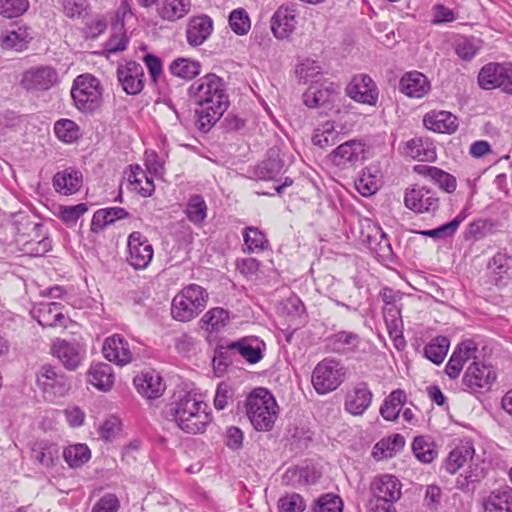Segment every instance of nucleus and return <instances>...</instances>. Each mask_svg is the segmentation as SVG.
I'll return each mask as SVG.
<instances>
[{
  "mask_svg": "<svg viewBox=\"0 0 512 512\" xmlns=\"http://www.w3.org/2000/svg\"><path fill=\"white\" fill-rule=\"evenodd\" d=\"M88 210V207L84 203H80L73 206H60L58 217L68 226L76 224L78 219L84 215Z\"/></svg>",
  "mask_w": 512,
  "mask_h": 512,
  "instance_id": "0e129e2a",
  "label": "nucleus"
},
{
  "mask_svg": "<svg viewBox=\"0 0 512 512\" xmlns=\"http://www.w3.org/2000/svg\"><path fill=\"white\" fill-rule=\"evenodd\" d=\"M188 95L197 106V123L203 131L209 130L229 106L224 83L215 74H207L194 81L188 88Z\"/></svg>",
  "mask_w": 512,
  "mask_h": 512,
  "instance_id": "f257e3e1",
  "label": "nucleus"
},
{
  "mask_svg": "<svg viewBox=\"0 0 512 512\" xmlns=\"http://www.w3.org/2000/svg\"><path fill=\"white\" fill-rule=\"evenodd\" d=\"M333 349L342 354L354 352L359 349L362 344L358 335L352 332L341 331L335 334L332 338Z\"/></svg>",
  "mask_w": 512,
  "mask_h": 512,
  "instance_id": "864d4df0",
  "label": "nucleus"
},
{
  "mask_svg": "<svg viewBox=\"0 0 512 512\" xmlns=\"http://www.w3.org/2000/svg\"><path fill=\"white\" fill-rule=\"evenodd\" d=\"M450 341L445 336H438L425 347V356L435 364L443 362L447 355Z\"/></svg>",
  "mask_w": 512,
  "mask_h": 512,
  "instance_id": "4d7b16f0",
  "label": "nucleus"
},
{
  "mask_svg": "<svg viewBox=\"0 0 512 512\" xmlns=\"http://www.w3.org/2000/svg\"><path fill=\"white\" fill-rule=\"evenodd\" d=\"M58 81L57 71L48 65H39L27 69L21 79V85L27 91H46Z\"/></svg>",
  "mask_w": 512,
  "mask_h": 512,
  "instance_id": "ddd939ff",
  "label": "nucleus"
},
{
  "mask_svg": "<svg viewBox=\"0 0 512 512\" xmlns=\"http://www.w3.org/2000/svg\"><path fill=\"white\" fill-rule=\"evenodd\" d=\"M477 81L484 90L501 89L512 95V64L488 63L480 69Z\"/></svg>",
  "mask_w": 512,
  "mask_h": 512,
  "instance_id": "1a4fd4ad",
  "label": "nucleus"
},
{
  "mask_svg": "<svg viewBox=\"0 0 512 512\" xmlns=\"http://www.w3.org/2000/svg\"><path fill=\"white\" fill-rule=\"evenodd\" d=\"M33 39L31 29L25 25L13 24L0 33V47L3 51L23 52Z\"/></svg>",
  "mask_w": 512,
  "mask_h": 512,
  "instance_id": "a211bd4d",
  "label": "nucleus"
},
{
  "mask_svg": "<svg viewBox=\"0 0 512 512\" xmlns=\"http://www.w3.org/2000/svg\"><path fill=\"white\" fill-rule=\"evenodd\" d=\"M243 238L247 250L251 253L262 251L268 246L266 236L256 227L245 228Z\"/></svg>",
  "mask_w": 512,
  "mask_h": 512,
  "instance_id": "bf43d9fd",
  "label": "nucleus"
},
{
  "mask_svg": "<svg viewBox=\"0 0 512 512\" xmlns=\"http://www.w3.org/2000/svg\"><path fill=\"white\" fill-rule=\"evenodd\" d=\"M52 353L68 370L77 369L85 357V350L78 343L61 339L53 343Z\"/></svg>",
  "mask_w": 512,
  "mask_h": 512,
  "instance_id": "412c9836",
  "label": "nucleus"
},
{
  "mask_svg": "<svg viewBox=\"0 0 512 512\" xmlns=\"http://www.w3.org/2000/svg\"><path fill=\"white\" fill-rule=\"evenodd\" d=\"M228 348L237 351L248 363L255 364L263 358L265 343L257 337H245L230 343Z\"/></svg>",
  "mask_w": 512,
  "mask_h": 512,
  "instance_id": "473e14b6",
  "label": "nucleus"
},
{
  "mask_svg": "<svg viewBox=\"0 0 512 512\" xmlns=\"http://www.w3.org/2000/svg\"><path fill=\"white\" fill-rule=\"evenodd\" d=\"M118 80L127 94L135 95L143 89L144 72L140 64L126 61L117 69Z\"/></svg>",
  "mask_w": 512,
  "mask_h": 512,
  "instance_id": "aec40b11",
  "label": "nucleus"
},
{
  "mask_svg": "<svg viewBox=\"0 0 512 512\" xmlns=\"http://www.w3.org/2000/svg\"><path fill=\"white\" fill-rule=\"evenodd\" d=\"M477 345L472 340L462 341L454 349L448 360L445 371L451 379H456L467 361L476 358Z\"/></svg>",
  "mask_w": 512,
  "mask_h": 512,
  "instance_id": "4be33fe9",
  "label": "nucleus"
},
{
  "mask_svg": "<svg viewBox=\"0 0 512 512\" xmlns=\"http://www.w3.org/2000/svg\"><path fill=\"white\" fill-rule=\"evenodd\" d=\"M399 90L409 98L420 99L429 94L431 83L423 73L411 71L401 77Z\"/></svg>",
  "mask_w": 512,
  "mask_h": 512,
  "instance_id": "b1692460",
  "label": "nucleus"
},
{
  "mask_svg": "<svg viewBox=\"0 0 512 512\" xmlns=\"http://www.w3.org/2000/svg\"><path fill=\"white\" fill-rule=\"evenodd\" d=\"M495 379L496 374L491 366L474 361L467 367L462 381L470 392H477L489 389Z\"/></svg>",
  "mask_w": 512,
  "mask_h": 512,
  "instance_id": "2eb2a0df",
  "label": "nucleus"
},
{
  "mask_svg": "<svg viewBox=\"0 0 512 512\" xmlns=\"http://www.w3.org/2000/svg\"><path fill=\"white\" fill-rule=\"evenodd\" d=\"M423 125L433 132L452 134L458 128V119L449 111L432 110L423 117Z\"/></svg>",
  "mask_w": 512,
  "mask_h": 512,
  "instance_id": "c85d7f7f",
  "label": "nucleus"
},
{
  "mask_svg": "<svg viewBox=\"0 0 512 512\" xmlns=\"http://www.w3.org/2000/svg\"><path fill=\"white\" fill-rule=\"evenodd\" d=\"M346 377V368L341 361L325 358L312 372L311 382L318 394L324 395L336 390Z\"/></svg>",
  "mask_w": 512,
  "mask_h": 512,
  "instance_id": "423d86ee",
  "label": "nucleus"
},
{
  "mask_svg": "<svg viewBox=\"0 0 512 512\" xmlns=\"http://www.w3.org/2000/svg\"><path fill=\"white\" fill-rule=\"evenodd\" d=\"M167 413L188 434H202L212 422L208 404L201 394L195 392H187L177 397L169 405Z\"/></svg>",
  "mask_w": 512,
  "mask_h": 512,
  "instance_id": "f03ea898",
  "label": "nucleus"
},
{
  "mask_svg": "<svg viewBox=\"0 0 512 512\" xmlns=\"http://www.w3.org/2000/svg\"><path fill=\"white\" fill-rule=\"evenodd\" d=\"M482 42L476 38H462L456 44V53L463 60H471L480 51Z\"/></svg>",
  "mask_w": 512,
  "mask_h": 512,
  "instance_id": "e2e57ef3",
  "label": "nucleus"
},
{
  "mask_svg": "<svg viewBox=\"0 0 512 512\" xmlns=\"http://www.w3.org/2000/svg\"><path fill=\"white\" fill-rule=\"evenodd\" d=\"M102 353L106 360L118 366H125L133 360L130 343L120 334H113L104 340Z\"/></svg>",
  "mask_w": 512,
  "mask_h": 512,
  "instance_id": "4468645a",
  "label": "nucleus"
},
{
  "mask_svg": "<svg viewBox=\"0 0 512 512\" xmlns=\"http://www.w3.org/2000/svg\"><path fill=\"white\" fill-rule=\"evenodd\" d=\"M208 299V293L202 286L189 284L174 296L171 304L172 317L180 322L191 321L205 309Z\"/></svg>",
  "mask_w": 512,
  "mask_h": 512,
  "instance_id": "39448f33",
  "label": "nucleus"
},
{
  "mask_svg": "<svg viewBox=\"0 0 512 512\" xmlns=\"http://www.w3.org/2000/svg\"><path fill=\"white\" fill-rule=\"evenodd\" d=\"M402 484L397 477L383 474L375 477L371 483V501L394 504L401 497Z\"/></svg>",
  "mask_w": 512,
  "mask_h": 512,
  "instance_id": "dca6fc26",
  "label": "nucleus"
},
{
  "mask_svg": "<svg viewBox=\"0 0 512 512\" xmlns=\"http://www.w3.org/2000/svg\"><path fill=\"white\" fill-rule=\"evenodd\" d=\"M32 458L45 468H52L59 459V447L49 440L36 442L32 447Z\"/></svg>",
  "mask_w": 512,
  "mask_h": 512,
  "instance_id": "4c0bfd02",
  "label": "nucleus"
},
{
  "mask_svg": "<svg viewBox=\"0 0 512 512\" xmlns=\"http://www.w3.org/2000/svg\"><path fill=\"white\" fill-rule=\"evenodd\" d=\"M125 180L131 192L143 197L151 196L155 190L153 179L139 165L129 166L125 171Z\"/></svg>",
  "mask_w": 512,
  "mask_h": 512,
  "instance_id": "c756f323",
  "label": "nucleus"
},
{
  "mask_svg": "<svg viewBox=\"0 0 512 512\" xmlns=\"http://www.w3.org/2000/svg\"><path fill=\"white\" fill-rule=\"evenodd\" d=\"M17 242L22 246L21 249L24 253L34 257L44 256L52 249V240L45 236L38 240H25L23 236H19Z\"/></svg>",
  "mask_w": 512,
  "mask_h": 512,
  "instance_id": "5fc2aeb1",
  "label": "nucleus"
},
{
  "mask_svg": "<svg viewBox=\"0 0 512 512\" xmlns=\"http://www.w3.org/2000/svg\"><path fill=\"white\" fill-rule=\"evenodd\" d=\"M128 216L125 209L120 207H111L97 210L91 220V231L100 233L104 228L113 224L116 220L124 219Z\"/></svg>",
  "mask_w": 512,
  "mask_h": 512,
  "instance_id": "ea45409f",
  "label": "nucleus"
},
{
  "mask_svg": "<svg viewBox=\"0 0 512 512\" xmlns=\"http://www.w3.org/2000/svg\"><path fill=\"white\" fill-rule=\"evenodd\" d=\"M413 169L415 173L429 179L446 193L451 194L457 188L456 177L438 167L419 164L415 165Z\"/></svg>",
  "mask_w": 512,
  "mask_h": 512,
  "instance_id": "bb28decb",
  "label": "nucleus"
},
{
  "mask_svg": "<svg viewBox=\"0 0 512 512\" xmlns=\"http://www.w3.org/2000/svg\"><path fill=\"white\" fill-rule=\"evenodd\" d=\"M298 12L293 6L282 5L272 15L270 29L278 40L289 38L296 29Z\"/></svg>",
  "mask_w": 512,
  "mask_h": 512,
  "instance_id": "f3484780",
  "label": "nucleus"
},
{
  "mask_svg": "<svg viewBox=\"0 0 512 512\" xmlns=\"http://www.w3.org/2000/svg\"><path fill=\"white\" fill-rule=\"evenodd\" d=\"M54 133L63 143L71 144L81 137L79 125L70 119H60L54 124Z\"/></svg>",
  "mask_w": 512,
  "mask_h": 512,
  "instance_id": "de8ad7c7",
  "label": "nucleus"
},
{
  "mask_svg": "<svg viewBox=\"0 0 512 512\" xmlns=\"http://www.w3.org/2000/svg\"><path fill=\"white\" fill-rule=\"evenodd\" d=\"M484 512H512V489L504 487L492 491L483 500Z\"/></svg>",
  "mask_w": 512,
  "mask_h": 512,
  "instance_id": "c9c22d12",
  "label": "nucleus"
},
{
  "mask_svg": "<svg viewBox=\"0 0 512 512\" xmlns=\"http://www.w3.org/2000/svg\"><path fill=\"white\" fill-rule=\"evenodd\" d=\"M121 432V421L115 416L105 419L98 428L100 438L106 442L113 441Z\"/></svg>",
  "mask_w": 512,
  "mask_h": 512,
  "instance_id": "338daca9",
  "label": "nucleus"
},
{
  "mask_svg": "<svg viewBox=\"0 0 512 512\" xmlns=\"http://www.w3.org/2000/svg\"><path fill=\"white\" fill-rule=\"evenodd\" d=\"M87 383L101 392H109L115 383V373L111 365L97 362L90 365L86 373Z\"/></svg>",
  "mask_w": 512,
  "mask_h": 512,
  "instance_id": "a878e982",
  "label": "nucleus"
},
{
  "mask_svg": "<svg viewBox=\"0 0 512 512\" xmlns=\"http://www.w3.org/2000/svg\"><path fill=\"white\" fill-rule=\"evenodd\" d=\"M229 322V313L221 307L208 310L200 319V326L207 332H218Z\"/></svg>",
  "mask_w": 512,
  "mask_h": 512,
  "instance_id": "a18cd8bd",
  "label": "nucleus"
},
{
  "mask_svg": "<svg viewBox=\"0 0 512 512\" xmlns=\"http://www.w3.org/2000/svg\"><path fill=\"white\" fill-rule=\"evenodd\" d=\"M213 31V21L207 15L194 16L189 19L186 38L191 46H200L211 35Z\"/></svg>",
  "mask_w": 512,
  "mask_h": 512,
  "instance_id": "2f4dec72",
  "label": "nucleus"
},
{
  "mask_svg": "<svg viewBox=\"0 0 512 512\" xmlns=\"http://www.w3.org/2000/svg\"><path fill=\"white\" fill-rule=\"evenodd\" d=\"M29 8L28 0H0V15L15 18L24 14Z\"/></svg>",
  "mask_w": 512,
  "mask_h": 512,
  "instance_id": "680f3d73",
  "label": "nucleus"
},
{
  "mask_svg": "<svg viewBox=\"0 0 512 512\" xmlns=\"http://www.w3.org/2000/svg\"><path fill=\"white\" fill-rule=\"evenodd\" d=\"M170 72L182 79H192L200 74L201 65L195 60L177 58L171 63Z\"/></svg>",
  "mask_w": 512,
  "mask_h": 512,
  "instance_id": "603ef678",
  "label": "nucleus"
},
{
  "mask_svg": "<svg viewBox=\"0 0 512 512\" xmlns=\"http://www.w3.org/2000/svg\"><path fill=\"white\" fill-rule=\"evenodd\" d=\"M382 174L378 166L366 167L355 181V188L363 196H370L378 191L381 186Z\"/></svg>",
  "mask_w": 512,
  "mask_h": 512,
  "instance_id": "e433bc0d",
  "label": "nucleus"
},
{
  "mask_svg": "<svg viewBox=\"0 0 512 512\" xmlns=\"http://www.w3.org/2000/svg\"><path fill=\"white\" fill-rule=\"evenodd\" d=\"M63 459L72 469H77L86 464L91 458V450L84 443H75L66 446L62 452Z\"/></svg>",
  "mask_w": 512,
  "mask_h": 512,
  "instance_id": "a19ab883",
  "label": "nucleus"
},
{
  "mask_svg": "<svg viewBox=\"0 0 512 512\" xmlns=\"http://www.w3.org/2000/svg\"><path fill=\"white\" fill-rule=\"evenodd\" d=\"M321 73L322 66L317 60L309 57L298 59L295 67V75L300 82L307 83L319 76Z\"/></svg>",
  "mask_w": 512,
  "mask_h": 512,
  "instance_id": "3c124183",
  "label": "nucleus"
},
{
  "mask_svg": "<svg viewBox=\"0 0 512 512\" xmlns=\"http://www.w3.org/2000/svg\"><path fill=\"white\" fill-rule=\"evenodd\" d=\"M405 446V438L398 433L391 434L379 440L372 449V457L381 461L394 457Z\"/></svg>",
  "mask_w": 512,
  "mask_h": 512,
  "instance_id": "f704fd0d",
  "label": "nucleus"
},
{
  "mask_svg": "<svg viewBox=\"0 0 512 512\" xmlns=\"http://www.w3.org/2000/svg\"><path fill=\"white\" fill-rule=\"evenodd\" d=\"M305 508L306 503L304 499L296 493L285 495L279 500L281 512H303Z\"/></svg>",
  "mask_w": 512,
  "mask_h": 512,
  "instance_id": "774afa93",
  "label": "nucleus"
},
{
  "mask_svg": "<svg viewBox=\"0 0 512 512\" xmlns=\"http://www.w3.org/2000/svg\"><path fill=\"white\" fill-rule=\"evenodd\" d=\"M342 499L334 494L322 495L316 502L312 512H342Z\"/></svg>",
  "mask_w": 512,
  "mask_h": 512,
  "instance_id": "69168bd1",
  "label": "nucleus"
},
{
  "mask_svg": "<svg viewBox=\"0 0 512 512\" xmlns=\"http://www.w3.org/2000/svg\"><path fill=\"white\" fill-rule=\"evenodd\" d=\"M57 302H41L33 306L31 315L43 327L64 326L66 317Z\"/></svg>",
  "mask_w": 512,
  "mask_h": 512,
  "instance_id": "5701e85b",
  "label": "nucleus"
},
{
  "mask_svg": "<svg viewBox=\"0 0 512 512\" xmlns=\"http://www.w3.org/2000/svg\"><path fill=\"white\" fill-rule=\"evenodd\" d=\"M415 457L422 463H431L437 457V450L433 441L426 436H417L412 443Z\"/></svg>",
  "mask_w": 512,
  "mask_h": 512,
  "instance_id": "09e8293b",
  "label": "nucleus"
},
{
  "mask_svg": "<svg viewBox=\"0 0 512 512\" xmlns=\"http://www.w3.org/2000/svg\"><path fill=\"white\" fill-rule=\"evenodd\" d=\"M339 133L332 121H325L319 124L313 132L312 142L320 148H326L338 141Z\"/></svg>",
  "mask_w": 512,
  "mask_h": 512,
  "instance_id": "49530a36",
  "label": "nucleus"
},
{
  "mask_svg": "<svg viewBox=\"0 0 512 512\" xmlns=\"http://www.w3.org/2000/svg\"><path fill=\"white\" fill-rule=\"evenodd\" d=\"M365 144L359 140H348L327 156V161L339 171L355 169L365 159Z\"/></svg>",
  "mask_w": 512,
  "mask_h": 512,
  "instance_id": "9d476101",
  "label": "nucleus"
},
{
  "mask_svg": "<svg viewBox=\"0 0 512 512\" xmlns=\"http://www.w3.org/2000/svg\"><path fill=\"white\" fill-rule=\"evenodd\" d=\"M36 387L46 401L54 402L68 394L71 384L62 371L46 364L36 372Z\"/></svg>",
  "mask_w": 512,
  "mask_h": 512,
  "instance_id": "0eeeda50",
  "label": "nucleus"
},
{
  "mask_svg": "<svg viewBox=\"0 0 512 512\" xmlns=\"http://www.w3.org/2000/svg\"><path fill=\"white\" fill-rule=\"evenodd\" d=\"M468 464L464 473H461L456 481L457 487L466 490L469 485L480 481L485 475L483 461L475 455V449L470 442L456 446L447 456L444 467L450 474H455L459 469Z\"/></svg>",
  "mask_w": 512,
  "mask_h": 512,
  "instance_id": "7ed1b4c3",
  "label": "nucleus"
},
{
  "mask_svg": "<svg viewBox=\"0 0 512 512\" xmlns=\"http://www.w3.org/2000/svg\"><path fill=\"white\" fill-rule=\"evenodd\" d=\"M53 187L59 194L69 196L77 193L83 184L82 173L74 168L57 172L53 177Z\"/></svg>",
  "mask_w": 512,
  "mask_h": 512,
  "instance_id": "7c9ffc66",
  "label": "nucleus"
},
{
  "mask_svg": "<svg viewBox=\"0 0 512 512\" xmlns=\"http://www.w3.org/2000/svg\"><path fill=\"white\" fill-rule=\"evenodd\" d=\"M347 94L353 100L368 105H375L378 99V90L374 81L364 74L353 77L347 86Z\"/></svg>",
  "mask_w": 512,
  "mask_h": 512,
  "instance_id": "6ab92c4d",
  "label": "nucleus"
},
{
  "mask_svg": "<svg viewBox=\"0 0 512 512\" xmlns=\"http://www.w3.org/2000/svg\"><path fill=\"white\" fill-rule=\"evenodd\" d=\"M127 261L135 269H145L153 259L154 250L140 232H132L127 240Z\"/></svg>",
  "mask_w": 512,
  "mask_h": 512,
  "instance_id": "f8f14e48",
  "label": "nucleus"
},
{
  "mask_svg": "<svg viewBox=\"0 0 512 512\" xmlns=\"http://www.w3.org/2000/svg\"><path fill=\"white\" fill-rule=\"evenodd\" d=\"M128 42L129 39L126 35L123 23L114 22L111 29V35L104 44L103 54L106 57H109L112 54L122 52L127 48Z\"/></svg>",
  "mask_w": 512,
  "mask_h": 512,
  "instance_id": "79ce46f5",
  "label": "nucleus"
},
{
  "mask_svg": "<svg viewBox=\"0 0 512 512\" xmlns=\"http://www.w3.org/2000/svg\"><path fill=\"white\" fill-rule=\"evenodd\" d=\"M246 415L256 431H271L280 408L274 395L266 388H255L245 400Z\"/></svg>",
  "mask_w": 512,
  "mask_h": 512,
  "instance_id": "20e7f679",
  "label": "nucleus"
},
{
  "mask_svg": "<svg viewBox=\"0 0 512 512\" xmlns=\"http://www.w3.org/2000/svg\"><path fill=\"white\" fill-rule=\"evenodd\" d=\"M336 91L332 84H313L303 94V102L309 108H317L333 101Z\"/></svg>",
  "mask_w": 512,
  "mask_h": 512,
  "instance_id": "58836bf2",
  "label": "nucleus"
},
{
  "mask_svg": "<svg viewBox=\"0 0 512 512\" xmlns=\"http://www.w3.org/2000/svg\"><path fill=\"white\" fill-rule=\"evenodd\" d=\"M185 214L195 225H201L207 217V205L199 195L191 196L188 200Z\"/></svg>",
  "mask_w": 512,
  "mask_h": 512,
  "instance_id": "6e6d98bb",
  "label": "nucleus"
},
{
  "mask_svg": "<svg viewBox=\"0 0 512 512\" xmlns=\"http://www.w3.org/2000/svg\"><path fill=\"white\" fill-rule=\"evenodd\" d=\"M399 312L397 310H389V313L385 315V322L390 336L395 341V346L400 349L404 347L405 340L402 335V321L397 317Z\"/></svg>",
  "mask_w": 512,
  "mask_h": 512,
  "instance_id": "052dcab7",
  "label": "nucleus"
},
{
  "mask_svg": "<svg viewBox=\"0 0 512 512\" xmlns=\"http://www.w3.org/2000/svg\"><path fill=\"white\" fill-rule=\"evenodd\" d=\"M404 205L418 214L433 213L439 207V198L429 187L412 185L405 190Z\"/></svg>",
  "mask_w": 512,
  "mask_h": 512,
  "instance_id": "9b49d317",
  "label": "nucleus"
},
{
  "mask_svg": "<svg viewBox=\"0 0 512 512\" xmlns=\"http://www.w3.org/2000/svg\"><path fill=\"white\" fill-rule=\"evenodd\" d=\"M228 22L231 30L239 36L248 34L251 29V20L244 8L232 10Z\"/></svg>",
  "mask_w": 512,
  "mask_h": 512,
  "instance_id": "13d9d810",
  "label": "nucleus"
},
{
  "mask_svg": "<svg viewBox=\"0 0 512 512\" xmlns=\"http://www.w3.org/2000/svg\"><path fill=\"white\" fill-rule=\"evenodd\" d=\"M469 215V208L465 207L453 220L432 230L422 231L421 234L435 239H444L454 235L460 224Z\"/></svg>",
  "mask_w": 512,
  "mask_h": 512,
  "instance_id": "8fccbe9b",
  "label": "nucleus"
},
{
  "mask_svg": "<svg viewBox=\"0 0 512 512\" xmlns=\"http://www.w3.org/2000/svg\"><path fill=\"white\" fill-rule=\"evenodd\" d=\"M405 155L419 161H434L436 153L432 145L422 138H413L405 144Z\"/></svg>",
  "mask_w": 512,
  "mask_h": 512,
  "instance_id": "c03bdc74",
  "label": "nucleus"
},
{
  "mask_svg": "<svg viewBox=\"0 0 512 512\" xmlns=\"http://www.w3.org/2000/svg\"><path fill=\"white\" fill-rule=\"evenodd\" d=\"M191 0H162L157 6L158 16L168 22H176L191 11Z\"/></svg>",
  "mask_w": 512,
  "mask_h": 512,
  "instance_id": "72a5a7b5",
  "label": "nucleus"
},
{
  "mask_svg": "<svg viewBox=\"0 0 512 512\" xmlns=\"http://www.w3.org/2000/svg\"><path fill=\"white\" fill-rule=\"evenodd\" d=\"M134 385L138 393L148 399L160 397L165 391L161 375L154 371H144L134 378Z\"/></svg>",
  "mask_w": 512,
  "mask_h": 512,
  "instance_id": "cd10ccee",
  "label": "nucleus"
},
{
  "mask_svg": "<svg viewBox=\"0 0 512 512\" xmlns=\"http://www.w3.org/2000/svg\"><path fill=\"white\" fill-rule=\"evenodd\" d=\"M406 402V393L397 389L392 391L380 407L381 416L387 421H395L400 414L402 406Z\"/></svg>",
  "mask_w": 512,
  "mask_h": 512,
  "instance_id": "37998d69",
  "label": "nucleus"
},
{
  "mask_svg": "<svg viewBox=\"0 0 512 512\" xmlns=\"http://www.w3.org/2000/svg\"><path fill=\"white\" fill-rule=\"evenodd\" d=\"M71 96L78 110L82 112L95 110L102 99L100 81L91 74L79 75L73 82Z\"/></svg>",
  "mask_w": 512,
  "mask_h": 512,
  "instance_id": "6e6552de",
  "label": "nucleus"
},
{
  "mask_svg": "<svg viewBox=\"0 0 512 512\" xmlns=\"http://www.w3.org/2000/svg\"><path fill=\"white\" fill-rule=\"evenodd\" d=\"M373 394L365 383L349 390L345 396L344 408L353 416H361L369 408Z\"/></svg>",
  "mask_w": 512,
  "mask_h": 512,
  "instance_id": "393cba45",
  "label": "nucleus"
}]
</instances>
